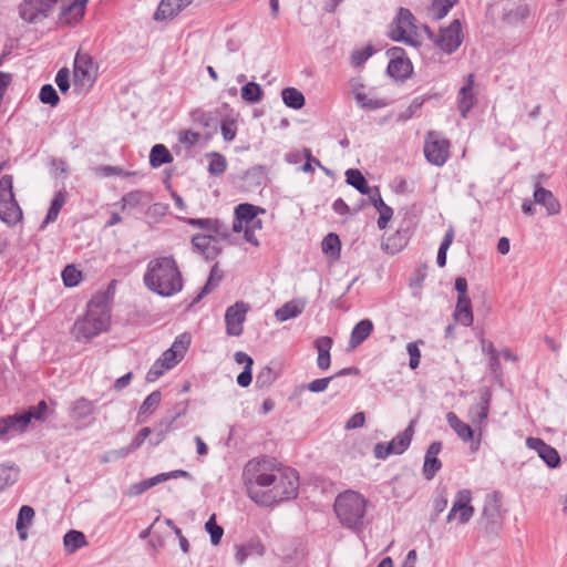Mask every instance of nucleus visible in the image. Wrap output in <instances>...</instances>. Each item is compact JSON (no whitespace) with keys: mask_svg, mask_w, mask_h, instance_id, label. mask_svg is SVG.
<instances>
[{"mask_svg":"<svg viewBox=\"0 0 567 567\" xmlns=\"http://www.w3.org/2000/svg\"><path fill=\"white\" fill-rule=\"evenodd\" d=\"M247 494L260 506H274L297 496L299 476L293 468H277L266 458L251 460L244 468Z\"/></svg>","mask_w":567,"mask_h":567,"instance_id":"f257e3e1","label":"nucleus"},{"mask_svg":"<svg viewBox=\"0 0 567 567\" xmlns=\"http://www.w3.org/2000/svg\"><path fill=\"white\" fill-rule=\"evenodd\" d=\"M145 285L154 292L169 297L183 288L182 275L173 257L151 260L144 275Z\"/></svg>","mask_w":567,"mask_h":567,"instance_id":"f03ea898","label":"nucleus"},{"mask_svg":"<svg viewBox=\"0 0 567 567\" xmlns=\"http://www.w3.org/2000/svg\"><path fill=\"white\" fill-rule=\"evenodd\" d=\"M110 319L106 297L96 295L87 303L84 317L73 324L72 333L78 341H89L109 328Z\"/></svg>","mask_w":567,"mask_h":567,"instance_id":"7ed1b4c3","label":"nucleus"},{"mask_svg":"<svg viewBox=\"0 0 567 567\" xmlns=\"http://www.w3.org/2000/svg\"><path fill=\"white\" fill-rule=\"evenodd\" d=\"M333 507L344 527L353 530L362 528L367 507L363 495L354 491H346L337 496Z\"/></svg>","mask_w":567,"mask_h":567,"instance_id":"20e7f679","label":"nucleus"},{"mask_svg":"<svg viewBox=\"0 0 567 567\" xmlns=\"http://www.w3.org/2000/svg\"><path fill=\"white\" fill-rule=\"evenodd\" d=\"M389 37L396 42L417 49L421 41L417 35V28L414 24V17L410 10L401 8L390 24Z\"/></svg>","mask_w":567,"mask_h":567,"instance_id":"39448f33","label":"nucleus"},{"mask_svg":"<svg viewBox=\"0 0 567 567\" xmlns=\"http://www.w3.org/2000/svg\"><path fill=\"white\" fill-rule=\"evenodd\" d=\"M23 214L13 194V181L11 175L0 178V220L8 226H16L22 220Z\"/></svg>","mask_w":567,"mask_h":567,"instance_id":"423d86ee","label":"nucleus"},{"mask_svg":"<svg viewBox=\"0 0 567 567\" xmlns=\"http://www.w3.org/2000/svg\"><path fill=\"white\" fill-rule=\"evenodd\" d=\"M450 142L440 133L431 131L424 141V155L429 163L443 166L450 156Z\"/></svg>","mask_w":567,"mask_h":567,"instance_id":"0eeeda50","label":"nucleus"},{"mask_svg":"<svg viewBox=\"0 0 567 567\" xmlns=\"http://www.w3.org/2000/svg\"><path fill=\"white\" fill-rule=\"evenodd\" d=\"M74 87L80 92L87 91L95 81V65L87 54L76 53L74 59Z\"/></svg>","mask_w":567,"mask_h":567,"instance_id":"6e6552de","label":"nucleus"},{"mask_svg":"<svg viewBox=\"0 0 567 567\" xmlns=\"http://www.w3.org/2000/svg\"><path fill=\"white\" fill-rule=\"evenodd\" d=\"M51 11L60 6V22L72 25L78 23L84 16L85 7L89 0H43Z\"/></svg>","mask_w":567,"mask_h":567,"instance_id":"1a4fd4ad","label":"nucleus"},{"mask_svg":"<svg viewBox=\"0 0 567 567\" xmlns=\"http://www.w3.org/2000/svg\"><path fill=\"white\" fill-rule=\"evenodd\" d=\"M472 498V492L470 489H460L456 493L452 507L447 514V523L457 520L462 525L467 524L475 512L474 507L471 504Z\"/></svg>","mask_w":567,"mask_h":567,"instance_id":"9d476101","label":"nucleus"},{"mask_svg":"<svg viewBox=\"0 0 567 567\" xmlns=\"http://www.w3.org/2000/svg\"><path fill=\"white\" fill-rule=\"evenodd\" d=\"M386 55L390 59L386 69L390 76L396 80H403L410 76L413 66L402 48L392 47L386 50Z\"/></svg>","mask_w":567,"mask_h":567,"instance_id":"9b49d317","label":"nucleus"},{"mask_svg":"<svg viewBox=\"0 0 567 567\" xmlns=\"http://www.w3.org/2000/svg\"><path fill=\"white\" fill-rule=\"evenodd\" d=\"M461 31V22L455 19L447 28L441 29L439 35L434 39V43L443 52L452 54L462 43Z\"/></svg>","mask_w":567,"mask_h":567,"instance_id":"f8f14e48","label":"nucleus"},{"mask_svg":"<svg viewBox=\"0 0 567 567\" xmlns=\"http://www.w3.org/2000/svg\"><path fill=\"white\" fill-rule=\"evenodd\" d=\"M249 306L244 301H237L228 307L225 313L226 333L233 337H239L244 330L246 315Z\"/></svg>","mask_w":567,"mask_h":567,"instance_id":"ddd939ff","label":"nucleus"},{"mask_svg":"<svg viewBox=\"0 0 567 567\" xmlns=\"http://www.w3.org/2000/svg\"><path fill=\"white\" fill-rule=\"evenodd\" d=\"M52 11L43 0H23L19 6L20 18L28 23H39Z\"/></svg>","mask_w":567,"mask_h":567,"instance_id":"4468645a","label":"nucleus"},{"mask_svg":"<svg viewBox=\"0 0 567 567\" xmlns=\"http://www.w3.org/2000/svg\"><path fill=\"white\" fill-rule=\"evenodd\" d=\"M190 344V336L183 333L173 342L172 347L163 352L158 360L167 368H174L185 355Z\"/></svg>","mask_w":567,"mask_h":567,"instance_id":"2eb2a0df","label":"nucleus"},{"mask_svg":"<svg viewBox=\"0 0 567 567\" xmlns=\"http://www.w3.org/2000/svg\"><path fill=\"white\" fill-rule=\"evenodd\" d=\"M220 240L215 234H197L192 238V245L206 259H215L223 250L219 245Z\"/></svg>","mask_w":567,"mask_h":567,"instance_id":"dca6fc26","label":"nucleus"},{"mask_svg":"<svg viewBox=\"0 0 567 567\" xmlns=\"http://www.w3.org/2000/svg\"><path fill=\"white\" fill-rule=\"evenodd\" d=\"M526 445L535 451L549 467L556 468L560 465V456L556 449L545 443L542 439L528 437Z\"/></svg>","mask_w":567,"mask_h":567,"instance_id":"f3484780","label":"nucleus"},{"mask_svg":"<svg viewBox=\"0 0 567 567\" xmlns=\"http://www.w3.org/2000/svg\"><path fill=\"white\" fill-rule=\"evenodd\" d=\"M184 221L190 226L204 229L206 234H215L220 239H229V229L218 219L214 218H185Z\"/></svg>","mask_w":567,"mask_h":567,"instance_id":"a211bd4d","label":"nucleus"},{"mask_svg":"<svg viewBox=\"0 0 567 567\" xmlns=\"http://www.w3.org/2000/svg\"><path fill=\"white\" fill-rule=\"evenodd\" d=\"M441 450L442 443L439 441L431 443L426 450L422 473L427 481H431L442 467V462L437 458Z\"/></svg>","mask_w":567,"mask_h":567,"instance_id":"6ab92c4d","label":"nucleus"},{"mask_svg":"<svg viewBox=\"0 0 567 567\" xmlns=\"http://www.w3.org/2000/svg\"><path fill=\"white\" fill-rule=\"evenodd\" d=\"M491 393L485 391L478 403L468 410V417L472 424L480 431L485 426L489 411Z\"/></svg>","mask_w":567,"mask_h":567,"instance_id":"aec40b11","label":"nucleus"},{"mask_svg":"<svg viewBox=\"0 0 567 567\" xmlns=\"http://www.w3.org/2000/svg\"><path fill=\"white\" fill-rule=\"evenodd\" d=\"M474 87V75L468 74L466 76L464 85L460 89L458 92V110L461 112L462 117H467L468 112L476 103V96L473 93Z\"/></svg>","mask_w":567,"mask_h":567,"instance_id":"412c9836","label":"nucleus"},{"mask_svg":"<svg viewBox=\"0 0 567 567\" xmlns=\"http://www.w3.org/2000/svg\"><path fill=\"white\" fill-rule=\"evenodd\" d=\"M193 0H162L154 14L155 20H167L177 16L188 7Z\"/></svg>","mask_w":567,"mask_h":567,"instance_id":"4be33fe9","label":"nucleus"},{"mask_svg":"<svg viewBox=\"0 0 567 567\" xmlns=\"http://www.w3.org/2000/svg\"><path fill=\"white\" fill-rule=\"evenodd\" d=\"M534 200L536 204L542 205L549 216L558 215L560 213V204L558 199L550 190L544 187H536L534 192Z\"/></svg>","mask_w":567,"mask_h":567,"instance_id":"5701e85b","label":"nucleus"},{"mask_svg":"<svg viewBox=\"0 0 567 567\" xmlns=\"http://www.w3.org/2000/svg\"><path fill=\"white\" fill-rule=\"evenodd\" d=\"M305 308L306 301L303 299H292L278 308L275 312V317L278 321L284 322L297 318L302 313Z\"/></svg>","mask_w":567,"mask_h":567,"instance_id":"b1692460","label":"nucleus"},{"mask_svg":"<svg viewBox=\"0 0 567 567\" xmlns=\"http://www.w3.org/2000/svg\"><path fill=\"white\" fill-rule=\"evenodd\" d=\"M332 339L330 337H319L315 341V348L318 351L317 365L320 370H328L331 364L330 350L332 348Z\"/></svg>","mask_w":567,"mask_h":567,"instance_id":"393cba45","label":"nucleus"},{"mask_svg":"<svg viewBox=\"0 0 567 567\" xmlns=\"http://www.w3.org/2000/svg\"><path fill=\"white\" fill-rule=\"evenodd\" d=\"M47 410L48 405L45 401H40L37 405L29 408L27 412L14 414L19 421L20 430L24 431L31 420L43 421L45 419Z\"/></svg>","mask_w":567,"mask_h":567,"instance_id":"a878e982","label":"nucleus"},{"mask_svg":"<svg viewBox=\"0 0 567 567\" xmlns=\"http://www.w3.org/2000/svg\"><path fill=\"white\" fill-rule=\"evenodd\" d=\"M95 411L94 403L87 399L75 400L70 408V417L74 422H81L92 415Z\"/></svg>","mask_w":567,"mask_h":567,"instance_id":"bb28decb","label":"nucleus"},{"mask_svg":"<svg viewBox=\"0 0 567 567\" xmlns=\"http://www.w3.org/2000/svg\"><path fill=\"white\" fill-rule=\"evenodd\" d=\"M409 241V235L406 230H398L393 235L389 236L382 241V249L391 255L400 252Z\"/></svg>","mask_w":567,"mask_h":567,"instance_id":"cd10ccee","label":"nucleus"},{"mask_svg":"<svg viewBox=\"0 0 567 567\" xmlns=\"http://www.w3.org/2000/svg\"><path fill=\"white\" fill-rule=\"evenodd\" d=\"M454 319L464 327L473 323L472 302L470 298H457L456 307L453 313Z\"/></svg>","mask_w":567,"mask_h":567,"instance_id":"c85d7f7f","label":"nucleus"},{"mask_svg":"<svg viewBox=\"0 0 567 567\" xmlns=\"http://www.w3.org/2000/svg\"><path fill=\"white\" fill-rule=\"evenodd\" d=\"M373 331V322L370 319H363L359 321L351 331L350 336V347L357 348L364 340L369 338L371 332Z\"/></svg>","mask_w":567,"mask_h":567,"instance_id":"c756f323","label":"nucleus"},{"mask_svg":"<svg viewBox=\"0 0 567 567\" xmlns=\"http://www.w3.org/2000/svg\"><path fill=\"white\" fill-rule=\"evenodd\" d=\"M446 421L463 442H470L473 440L474 430L472 426L461 421L454 412H449L446 414Z\"/></svg>","mask_w":567,"mask_h":567,"instance_id":"7c9ffc66","label":"nucleus"},{"mask_svg":"<svg viewBox=\"0 0 567 567\" xmlns=\"http://www.w3.org/2000/svg\"><path fill=\"white\" fill-rule=\"evenodd\" d=\"M152 195L148 192L144 190H133L127 194H125L122 199V209H125L126 207L135 208L140 206L147 205L152 200Z\"/></svg>","mask_w":567,"mask_h":567,"instance_id":"2f4dec72","label":"nucleus"},{"mask_svg":"<svg viewBox=\"0 0 567 567\" xmlns=\"http://www.w3.org/2000/svg\"><path fill=\"white\" fill-rule=\"evenodd\" d=\"M414 424L415 422L412 421L402 433H399L390 442L395 455H400L409 449L414 432Z\"/></svg>","mask_w":567,"mask_h":567,"instance_id":"473e14b6","label":"nucleus"},{"mask_svg":"<svg viewBox=\"0 0 567 567\" xmlns=\"http://www.w3.org/2000/svg\"><path fill=\"white\" fill-rule=\"evenodd\" d=\"M33 518L34 509L29 505H23L19 511L16 522V529L22 540L28 537L27 528L29 525H31Z\"/></svg>","mask_w":567,"mask_h":567,"instance_id":"72a5a7b5","label":"nucleus"},{"mask_svg":"<svg viewBox=\"0 0 567 567\" xmlns=\"http://www.w3.org/2000/svg\"><path fill=\"white\" fill-rule=\"evenodd\" d=\"M265 213H266L265 208L249 204V203L239 204L235 208V217H237L240 220H244L245 225L250 224V221H254V219L258 215L265 214Z\"/></svg>","mask_w":567,"mask_h":567,"instance_id":"f704fd0d","label":"nucleus"},{"mask_svg":"<svg viewBox=\"0 0 567 567\" xmlns=\"http://www.w3.org/2000/svg\"><path fill=\"white\" fill-rule=\"evenodd\" d=\"M162 400V393L154 391L144 400L138 410V422L143 423L158 408Z\"/></svg>","mask_w":567,"mask_h":567,"instance_id":"c9c22d12","label":"nucleus"},{"mask_svg":"<svg viewBox=\"0 0 567 567\" xmlns=\"http://www.w3.org/2000/svg\"><path fill=\"white\" fill-rule=\"evenodd\" d=\"M172 162L173 156L165 145L156 144L152 147L150 153V164L152 167L157 168Z\"/></svg>","mask_w":567,"mask_h":567,"instance_id":"e433bc0d","label":"nucleus"},{"mask_svg":"<svg viewBox=\"0 0 567 567\" xmlns=\"http://www.w3.org/2000/svg\"><path fill=\"white\" fill-rule=\"evenodd\" d=\"M223 277L224 274L219 269L218 264H215L210 269V274L205 286L202 288V291L195 298L194 302H198L204 296L210 293L214 289H216L220 281L223 280Z\"/></svg>","mask_w":567,"mask_h":567,"instance_id":"4c0bfd02","label":"nucleus"},{"mask_svg":"<svg viewBox=\"0 0 567 567\" xmlns=\"http://www.w3.org/2000/svg\"><path fill=\"white\" fill-rule=\"evenodd\" d=\"M483 517L495 524L501 519V503L497 494L489 496L483 507Z\"/></svg>","mask_w":567,"mask_h":567,"instance_id":"58836bf2","label":"nucleus"},{"mask_svg":"<svg viewBox=\"0 0 567 567\" xmlns=\"http://www.w3.org/2000/svg\"><path fill=\"white\" fill-rule=\"evenodd\" d=\"M281 97L286 106L300 110L305 105L303 94L295 87H286L281 91Z\"/></svg>","mask_w":567,"mask_h":567,"instance_id":"ea45409f","label":"nucleus"},{"mask_svg":"<svg viewBox=\"0 0 567 567\" xmlns=\"http://www.w3.org/2000/svg\"><path fill=\"white\" fill-rule=\"evenodd\" d=\"M455 0H432L427 14L434 20L443 19L453 8Z\"/></svg>","mask_w":567,"mask_h":567,"instance_id":"a19ab883","label":"nucleus"},{"mask_svg":"<svg viewBox=\"0 0 567 567\" xmlns=\"http://www.w3.org/2000/svg\"><path fill=\"white\" fill-rule=\"evenodd\" d=\"M347 183L361 194H370V187L365 177L359 169L350 168L346 172Z\"/></svg>","mask_w":567,"mask_h":567,"instance_id":"79ce46f5","label":"nucleus"},{"mask_svg":"<svg viewBox=\"0 0 567 567\" xmlns=\"http://www.w3.org/2000/svg\"><path fill=\"white\" fill-rule=\"evenodd\" d=\"M65 202H66V197H65L64 192L59 190L58 193H55V195L51 202L50 208L48 210L47 217L44 219L43 226L56 220L59 213H60L61 208L63 207V205L65 204Z\"/></svg>","mask_w":567,"mask_h":567,"instance_id":"37998d69","label":"nucleus"},{"mask_svg":"<svg viewBox=\"0 0 567 567\" xmlns=\"http://www.w3.org/2000/svg\"><path fill=\"white\" fill-rule=\"evenodd\" d=\"M65 550L69 553H74L79 548L86 545L85 536L82 532L79 530H70L64 535L63 538Z\"/></svg>","mask_w":567,"mask_h":567,"instance_id":"c03bdc74","label":"nucleus"},{"mask_svg":"<svg viewBox=\"0 0 567 567\" xmlns=\"http://www.w3.org/2000/svg\"><path fill=\"white\" fill-rule=\"evenodd\" d=\"M14 432H22L19 421L14 415L0 419V441H8L9 434Z\"/></svg>","mask_w":567,"mask_h":567,"instance_id":"a18cd8bd","label":"nucleus"},{"mask_svg":"<svg viewBox=\"0 0 567 567\" xmlns=\"http://www.w3.org/2000/svg\"><path fill=\"white\" fill-rule=\"evenodd\" d=\"M341 241L339 236L330 233L322 240V251L333 258H338L340 255Z\"/></svg>","mask_w":567,"mask_h":567,"instance_id":"49530a36","label":"nucleus"},{"mask_svg":"<svg viewBox=\"0 0 567 567\" xmlns=\"http://www.w3.org/2000/svg\"><path fill=\"white\" fill-rule=\"evenodd\" d=\"M241 99L248 103H258L262 99V90L256 82H248L241 87Z\"/></svg>","mask_w":567,"mask_h":567,"instance_id":"de8ad7c7","label":"nucleus"},{"mask_svg":"<svg viewBox=\"0 0 567 567\" xmlns=\"http://www.w3.org/2000/svg\"><path fill=\"white\" fill-rule=\"evenodd\" d=\"M19 470L13 465H0V492L18 480Z\"/></svg>","mask_w":567,"mask_h":567,"instance_id":"09e8293b","label":"nucleus"},{"mask_svg":"<svg viewBox=\"0 0 567 567\" xmlns=\"http://www.w3.org/2000/svg\"><path fill=\"white\" fill-rule=\"evenodd\" d=\"M355 102L360 107L369 111L378 110L386 105V103L383 100L370 99L362 91L355 92Z\"/></svg>","mask_w":567,"mask_h":567,"instance_id":"8fccbe9b","label":"nucleus"},{"mask_svg":"<svg viewBox=\"0 0 567 567\" xmlns=\"http://www.w3.org/2000/svg\"><path fill=\"white\" fill-rule=\"evenodd\" d=\"M181 414H177L176 416H174L172 420L169 421H162L156 427H155V434L154 436L150 440V444L153 445V446H156L158 445L159 443H162L165 437L167 436L168 432L171 431L172 429V425L173 423L176 421V419Z\"/></svg>","mask_w":567,"mask_h":567,"instance_id":"3c124183","label":"nucleus"},{"mask_svg":"<svg viewBox=\"0 0 567 567\" xmlns=\"http://www.w3.org/2000/svg\"><path fill=\"white\" fill-rule=\"evenodd\" d=\"M205 529L210 536V542L214 546H217L224 535V529L216 524V516L213 514L205 524Z\"/></svg>","mask_w":567,"mask_h":567,"instance_id":"603ef678","label":"nucleus"},{"mask_svg":"<svg viewBox=\"0 0 567 567\" xmlns=\"http://www.w3.org/2000/svg\"><path fill=\"white\" fill-rule=\"evenodd\" d=\"M63 284L66 287H75L82 279V272L73 265H68L62 271Z\"/></svg>","mask_w":567,"mask_h":567,"instance_id":"864d4df0","label":"nucleus"},{"mask_svg":"<svg viewBox=\"0 0 567 567\" xmlns=\"http://www.w3.org/2000/svg\"><path fill=\"white\" fill-rule=\"evenodd\" d=\"M163 478L162 476H153L151 478H147L143 482H140L137 484H134L131 486L130 488V492L128 494L131 496H137V495H141L142 493H144L145 491H147L148 488L159 484L163 482Z\"/></svg>","mask_w":567,"mask_h":567,"instance_id":"5fc2aeb1","label":"nucleus"},{"mask_svg":"<svg viewBox=\"0 0 567 567\" xmlns=\"http://www.w3.org/2000/svg\"><path fill=\"white\" fill-rule=\"evenodd\" d=\"M40 101L44 104L55 106L59 103V95L51 84H45L41 87L39 94Z\"/></svg>","mask_w":567,"mask_h":567,"instance_id":"6e6d98bb","label":"nucleus"},{"mask_svg":"<svg viewBox=\"0 0 567 567\" xmlns=\"http://www.w3.org/2000/svg\"><path fill=\"white\" fill-rule=\"evenodd\" d=\"M227 168V162L226 158L218 153H214L212 155V159L208 165V172L212 175H220L223 174Z\"/></svg>","mask_w":567,"mask_h":567,"instance_id":"4d7b16f0","label":"nucleus"},{"mask_svg":"<svg viewBox=\"0 0 567 567\" xmlns=\"http://www.w3.org/2000/svg\"><path fill=\"white\" fill-rule=\"evenodd\" d=\"M423 341L410 342L406 346L408 353L410 355L409 365L412 370L416 369L420 364L421 351L419 349V344H422Z\"/></svg>","mask_w":567,"mask_h":567,"instance_id":"13d9d810","label":"nucleus"},{"mask_svg":"<svg viewBox=\"0 0 567 567\" xmlns=\"http://www.w3.org/2000/svg\"><path fill=\"white\" fill-rule=\"evenodd\" d=\"M373 54L372 45H368L361 50L353 51L351 62L354 66L362 65Z\"/></svg>","mask_w":567,"mask_h":567,"instance_id":"bf43d9fd","label":"nucleus"},{"mask_svg":"<svg viewBox=\"0 0 567 567\" xmlns=\"http://www.w3.org/2000/svg\"><path fill=\"white\" fill-rule=\"evenodd\" d=\"M199 133L185 130L178 133V142L185 145L187 148L193 147L199 140Z\"/></svg>","mask_w":567,"mask_h":567,"instance_id":"052dcab7","label":"nucleus"},{"mask_svg":"<svg viewBox=\"0 0 567 567\" xmlns=\"http://www.w3.org/2000/svg\"><path fill=\"white\" fill-rule=\"evenodd\" d=\"M151 433H152V430L150 427H143L138 432V434L133 439L131 444L126 447V453H131V452L137 450L138 447H141L143 445L144 441L146 440V437H148Z\"/></svg>","mask_w":567,"mask_h":567,"instance_id":"680f3d73","label":"nucleus"},{"mask_svg":"<svg viewBox=\"0 0 567 567\" xmlns=\"http://www.w3.org/2000/svg\"><path fill=\"white\" fill-rule=\"evenodd\" d=\"M374 457L378 460H385L390 455L394 454L393 446L391 443H377L373 447Z\"/></svg>","mask_w":567,"mask_h":567,"instance_id":"e2e57ef3","label":"nucleus"},{"mask_svg":"<svg viewBox=\"0 0 567 567\" xmlns=\"http://www.w3.org/2000/svg\"><path fill=\"white\" fill-rule=\"evenodd\" d=\"M166 370L168 369L157 359L148 370L146 374V380L148 382H155L164 374Z\"/></svg>","mask_w":567,"mask_h":567,"instance_id":"0e129e2a","label":"nucleus"},{"mask_svg":"<svg viewBox=\"0 0 567 567\" xmlns=\"http://www.w3.org/2000/svg\"><path fill=\"white\" fill-rule=\"evenodd\" d=\"M220 131H221V135H223L224 140L227 142H230L236 136V131H237L236 123L231 120L223 121Z\"/></svg>","mask_w":567,"mask_h":567,"instance_id":"69168bd1","label":"nucleus"},{"mask_svg":"<svg viewBox=\"0 0 567 567\" xmlns=\"http://www.w3.org/2000/svg\"><path fill=\"white\" fill-rule=\"evenodd\" d=\"M69 78V70L65 68L59 70L55 75V83L62 93H65L70 87Z\"/></svg>","mask_w":567,"mask_h":567,"instance_id":"338daca9","label":"nucleus"},{"mask_svg":"<svg viewBox=\"0 0 567 567\" xmlns=\"http://www.w3.org/2000/svg\"><path fill=\"white\" fill-rule=\"evenodd\" d=\"M528 16L529 9L527 6H518L508 13V18L515 22H523Z\"/></svg>","mask_w":567,"mask_h":567,"instance_id":"774afa93","label":"nucleus"}]
</instances>
